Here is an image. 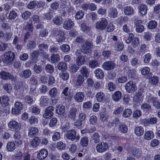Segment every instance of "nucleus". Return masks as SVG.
Returning a JSON list of instances; mask_svg holds the SVG:
<instances>
[{
	"instance_id": "nucleus-5",
	"label": "nucleus",
	"mask_w": 160,
	"mask_h": 160,
	"mask_svg": "<svg viewBox=\"0 0 160 160\" xmlns=\"http://www.w3.org/2000/svg\"><path fill=\"white\" fill-rule=\"evenodd\" d=\"M55 34L56 35V40L58 42H64L65 39L64 32L59 29H56L54 30Z\"/></svg>"
},
{
	"instance_id": "nucleus-32",
	"label": "nucleus",
	"mask_w": 160,
	"mask_h": 160,
	"mask_svg": "<svg viewBox=\"0 0 160 160\" xmlns=\"http://www.w3.org/2000/svg\"><path fill=\"white\" fill-rule=\"evenodd\" d=\"M154 133L152 131H148L145 133L144 138V139L147 140H150L154 138Z\"/></svg>"
},
{
	"instance_id": "nucleus-17",
	"label": "nucleus",
	"mask_w": 160,
	"mask_h": 160,
	"mask_svg": "<svg viewBox=\"0 0 160 160\" xmlns=\"http://www.w3.org/2000/svg\"><path fill=\"white\" fill-rule=\"evenodd\" d=\"M49 103V99L46 96H42L40 100V105L42 107L47 106Z\"/></svg>"
},
{
	"instance_id": "nucleus-36",
	"label": "nucleus",
	"mask_w": 160,
	"mask_h": 160,
	"mask_svg": "<svg viewBox=\"0 0 160 160\" xmlns=\"http://www.w3.org/2000/svg\"><path fill=\"white\" fill-rule=\"evenodd\" d=\"M50 58V61L51 63H54L59 60L60 56L58 54H52Z\"/></svg>"
},
{
	"instance_id": "nucleus-6",
	"label": "nucleus",
	"mask_w": 160,
	"mask_h": 160,
	"mask_svg": "<svg viewBox=\"0 0 160 160\" xmlns=\"http://www.w3.org/2000/svg\"><path fill=\"white\" fill-rule=\"evenodd\" d=\"M0 76L3 80H7L9 79L12 80H16V79L13 75L8 72L2 71L0 72Z\"/></svg>"
},
{
	"instance_id": "nucleus-46",
	"label": "nucleus",
	"mask_w": 160,
	"mask_h": 160,
	"mask_svg": "<svg viewBox=\"0 0 160 160\" xmlns=\"http://www.w3.org/2000/svg\"><path fill=\"white\" fill-rule=\"evenodd\" d=\"M157 22L155 21L152 20L148 22V27L151 29H154L157 26Z\"/></svg>"
},
{
	"instance_id": "nucleus-18",
	"label": "nucleus",
	"mask_w": 160,
	"mask_h": 160,
	"mask_svg": "<svg viewBox=\"0 0 160 160\" xmlns=\"http://www.w3.org/2000/svg\"><path fill=\"white\" fill-rule=\"evenodd\" d=\"M48 154V151L46 149H42L39 152L38 158L40 160L44 159L47 157Z\"/></svg>"
},
{
	"instance_id": "nucleus-21",
	"label": "nucleus",
	"mask_w": 160,
	"mask_h": 160,
	"mask_svg": "<svg viewBox=\"0 0 160 160\" xmlns=\"http://www.w3.org/2000/svg\"><path fill=\"white\" fill-rule=\"evenodd\" d=\"M8 127L11 129L16 130L19 128V125L18 122L15 121H10L8 123Z\"/></svg>"
},
{
	"instance_id": "nucleus-25",
	"label": "nucleus",
	"mask_w": 160,
	"mask_h": 160,
	"mask_svg": "<svg viewBox=\"0 0 160 160\" xmlns=\"http://www.w3.org/2000/svg\"><path fill=\"white\" fill-rule=\"evenodd\" d=\"M56 111L57 113L60 115H62L65 112V107L62 104H59L57 106Z\"/></svg>"
},
{
	"instance_id": "nucleus-43",
	"label": "nucleus",
	"mask_w": 160,
	"mask_h": 160,
	"mask_svg": "<svg viewBox=\"0 0 160 160\" xmlns=\"http://www.w3.org/2000/svg\"><path fill=\"white\" fill-rule=\"evenodd\" d=\"M58 68L61 71H64L67 68V64L64 62H61L58 63L57 66Z\"/></svg>"
},
{
	"instance_id": "nucleus-24",
	"label": "nucleus",
	"mask_w": 160,
	"mask_h": 160,
	"mask_svg": "<svg viewBox=\"0 0 160 160\" xmlns=\"http://www.w3.org/2000/svg\"><path fill=\"white\" fill-rule=\"evenodd\" d=\"M125 69L126 70L129 78H132L135 77L136 72L135 70H130L128 67H125Z\"/></svg>"
},
{
	"instance_id": "nucleus-29",
	"label": "nucleus",
	"mask_w": 160,
	"mask_h": 160,
	"mask_svg": "<svg viewBox=\"0 0 160 160\" xmlns=\"http://www.w3.org/2000/svg\"><path fill=\"white\" fill-rule=\"evenodd\" d=\"M95 76L98 79H102L104 77V73L103 71L100 69L98 68L94 71Z\"/></svg>"
},
{
	"instance_id": "nucleus-31",
	"label": "nucleus",
	"mask_w": 160,
	"mask_h": 160,
	"mask_svg": "<svg viewBox=\"0 0 160 160\" xmlns=\"http://www.w3.org/2000/svg\"><path fill=\"white\" fill-rule=\"evenodd\" d=\"M128 129V126L124 124L121 123L119 125L118 130L121 133H126L127 132Z\"/></svg>"
},
{
	"instance_id": "nucleus-44",
	"label": "nucleus",
	"mask_w": 160,
	"mask_h": 160,
	"mask_svg": "<svg viewBox=\"0 0 160 160\" xmlns=\"http://www.w3.org/2000/svg\"><path fill=\"white\" fill-rule=\"evenodd\" d=\"M115 48L117 51H121L123 49L124 45L122 43L118 42L115 43Z\"/></svg>"
},
{
	"instance_id": "nucleus-23",
	"label": "nucleus",
	"mask_w": 160,
	"mask_h": 160,
	"mask_svg": "<svg viewBox=\"0 0 160 160\" xmlns=\"http://www.w3.org/2000/svg\"><path fill=\"white\" fill-rule=\"evenodd\" d=\"M40 138L37 137H35L30 142V145L33 148L37 147L40 142Z\"/></svg>"
},
{
	"instance_id": "nucleus-64",
	"label": "nucleus",
	"mask_w": 160,
	"mask_h": 160,
	"mask_svg": "<svg viewBox=\"0 0 160 160\" xmlns=\"http://www.w3.org/2000/svg\"><path fill=\"white\" fill-rule=\"evenodd\" d=\"M3 88L6 90L7 92H10L12 89L11 85L9 84L5 83L3 86Z\"/></svg>"
},
{
	"instance_id": "nucleus-50",
	"label": "nucleus",
	"mask_w": 160,
	"mask_h": 160,
	"mask_svg": "<svg viewBox=\"0 0 160 160\" xmlns=\"http://www.w3.org/2000/svg\"><path fill=\"white\" fill-rule=\"evenodd\" d=\"M147 45L145 44L142 45L140 47L138 53L139 55L143 54L147 50Z\"/></svg>"
},
{
	"instance_id": "nucleus-59",
	"label": "nucleus",
	"mask_w": 160,
	"mask_h": 160,
	"mask_svg": "<svg viewBox=\"0 0 160 160\" xmlns=\"http://www.w3.org/2000/svg\"><path fill=\"white\" fill-rule=\"evenodd\" d=\"M81 27L82 31L85 33H88L90 30V28L84 23H82Z\"/></svg>"
},
{
	"instance_id": "nucleus-33",
	"label": "nucleus",
	"mask_w": 160,
	"mask_h": 160,
	"mask_svg": "<svg viewBox=\"0 0 160 160\" xmlns=\"http://www.w3.org/2000/svg\"><path fill=\"white\" fill-rule=\"evenodd\" d=\"M91 140L94 143H97L100 141V136L97 133H95L91 137Z\"/></svg>"
},
{
	"instance_id": "nucleus-22",
	"label": "nucleus",
	"mask_w": 160,
	"mask_h": 160,
	"mask_svg": "<svg viewBox=\"0 0 160 160\" xmlns=\"http://www.w3.org/2000/svg\"><path fill=\"white\" fill-rule=\"evenodd\" d=\"M84 81L83 77L81 75H78L77 76L75 81V84L77 86H80L82 85Z\"/></svg>"
},
{
	"instance_id": "nucleus-61",
	"label": "nucleus",
	"mask_w": 160,
	"mask_h": 160,
	"mask_svg": "<svg viewBox=\"0 0 160 160\" xmlns=\"http://www.w3.org/2000/svg\"><path fill=\"white\" fill-rule=\"evenodd\" d=\"M136 30L137 32L141 33L144 31V27L143 25L138 24V23H136Z\"/></svg>"
},
{
	"instance_id": "nucleus-15",
	"label": "nucleus",
	"mask_w": 160,
	"mask_h": 160,
	"mask_svg": "<svg viewBox=\"0 0 160 160\" xmlns=\"http://www.w3.org/2000/svg\"><path fill=\"white\" fill-rule=\"evenodd\" d=\"M124 14L126 16H131L133 15L134 12V8L130 6L125 7L123 9Z\"/></svg>"
},
{
	"instance_id": "nucleus-57",
	"label": "nucleus",
	"mask_w": 160,
	"mask_h": 160,
	"mask_svg": "<svg viewBox=\"0 0 160 160\" xmlns=\"http://www.w3.org/2000/svg\"><path fill=\"white\" fill-rule=\"evenodd\" d=\"M139 43V39L138 38L135 37L133 38V39L132 41L131 45L133 47L136 48L138 46Z\"/></svg>"
},
{
	"instance_id": "nucleus-63",
	"label": "nucleus",
	"mask_w": 160,
	"mask_h": 160,
	"mask_svg": "<svg viewBox=\"0 0 160 160\" xmlns=\"http://www.w3.org/2000/svg\"><path fill=\"white\" fill-rule=\"evenodd\" d=\"M144 62L147 63H149L151 58V55L150 53H148L145 54L143 57Z\"/></svg>"
},
{
	"instance_id": "nucleus-51",
	"label": "nucleus",
	"mask_w": 160,
	"mask_h": 160,
	"mask_svg": "<svg viewBox=\"0 0 160 160\" xmlns=\"http://www.w3.org/2000/svg\"><path fill=\"white\" fill-rule=\"evenodd\" d=\"M58 91L57 88H52L49 92V95L51 97L55 98L57 94Z\"/></svg>"
},
{
	"instance_id": "nucleus-48",
	"label": "nucleus",
	"mask_w": 160,
	"mask_h": 160,
	"mask_svg": "<svg viewBox=\"0 0 160 160\" xmlns=\"http://www.w3.org/2000/svg\"><path fill=\"white\" fill-rule=\"evenodd\" d=\"M156 98L153 97L151 94L148 93L147 94L146 100L148 103H153L154 101L156 100Z\"/></svg>"
},
{
	"instance_id": "nucleus-3",
	"label": "nucleus",
	"mask_w": 160,
	"mask_h": 160,
	"mask_svg": "<svg viewBox=\"0 0 160 160\" xmlns=\"http://www.w3.org/2000/svg\"><path fill=\"white\" fill-rule=\"evenodd\" d=\"M108 22L107 20L105 18H102L100 20L96 22L95 26L96 29L100 30H103L107 26Z\"/></svg>"
},
{
	"instance_id": "nucleus-34",
	"label": "nucleus",
	"mask_w": 160,
	"mask_h": 160,
	"mask_svg": "<svg viewBox=\"0 0 160 160\" xmlns=\"http://www.w3.org/2000/svg\"><path fill=\"white\" fill-rule=\"evenodd\" d=\"M148 8L146 5L144 4L141 5L139 7V12L142 16L146 15L147 13Z\"/></svg>"
},
{
	"instance_id": "nucleus-16",
	"label": "nucleus",
	"mask_w": 160,
	"mask_h": 160,
	"mask_svg": "<svg viewBox=\"0 0 160 160\" xmlns=\"http://www.w3.org/2000/svg\"><path fill=\"white\" fill-rule=\"evenodd\" d=\"M31 71L29 69H26L22 71L19 73L20 77L25 79L29 78L31 75Z\"/></svg>"
},
{
	"instance_id": "nucleus-7",
	"label": "nucleus",
	"mask_w": 160,
	"mask_h": 160,
	"mask_svg": "<svg viewBox=\"0 0 160 160\" xmlns=\"http://www.w3.org/2000/svg\"><path fill=\"white\" fill-rule=\"evenodd\" d=\"M76 135L77 132L74 129L68 131L65 134L66 138L72 141H73L76 139Z\"/></svg>"
},
{
	"instance_id": "nucleus-39",
	"label": "nucleus",
	"mask_w": 160,
	"mask_h": 160,
	"mask_svg": "<svg viewBox=\"0 0 160 160\" xmlns=\"http://www.w3.org/2000/svg\"><path fill=\"white\" fill-rule=\"evenodd\" d=\"M89 140L88 138L87 137H83L81 138L80 143L83 146L86 147L88 144Z\"/></svg>"
},
{
	"instance_id": "nucleus-8",
	"label": "nucleus",
	"mask_w": 160,
	"mask_h": 160,
	"mask_svg": "<svg viewBox=\"0 0 160 160\" xmlns=\"http://www.w3.org/2000/svg\"><path fill=\"white\" fill-rule=\"evenodd\" d=\"M92 47V42L87 41L82 46L83 52L85 53H89L91 52V48Z\"/></svg>"
},
{
	"instance_id": "nucleus-55",
	"label": "nucleus",
	"mask_w": 160,
	"mask_h": 160,
	"mask_svg": "<svg viewBox=\"0 0 160 160\" xmlns=\"http://www.w3.org/2000/svg\"><path fill=\"white\" fill-rule=\"evenodd\" d=\"M143 99L142 93L141 92H139L137 93L133 98V100L136 102H139L141 101Z\"/></svg>"
},
{
	"instance_id": "nucleus-14",
	"label": "nucleus",
	"mask_w": 160,
	"mask_h": 160,
	"mask_svg": "<svg viewBox=\"0 0 160 160\" xmlns=\"http://www.w3.org/2000/svg\"><path fill=\"white\" fill-rule=\"evenodd\" d=\"M74 23L70 19L65 20L63 24V28L66 30L71 29L73 26Z\"/></svg>"
},
{
	"instance_id": "nucleus-1",
	"label": "nucleus",
	"mask_w": 160,
	"mask_h": 160,
	"mask_svg": "<svg viewBox=\"0 0 160 160\" xmlns=\"http://www.w3.org/2000/svg\"><path fill=\"white\" fill-rule=\"evenodd\" d=\"M14 58V53L11 51L5 52L1 56V58L3 62L8 64H10L12 63Z\"/></svg>"
},
{
	"instance_id": "nucleus-30",
	"label": "nucleus",
	"mask_w": 160,
	"mask_h": 160,
	"mask_svg": "<svg viewBox=\"0 0 160 160\" xmlns=\"http://www.w3.org/2000/svg\"><path fill=\"white\" fill-rule=\"evenodd\" d=\"M158 77L153 76L149 78L148 82L150 84L154 86L158 83Z\"/></svg>"
},
{
	"instance_id": "nucleus-60",
	"label": "nucleus",
	"mask_w": 160,
	"mask_h": 160,
	"mask_svg": "<svg viewBox=\"0 0 160 160\" xmlns=\"http://www.w3.org/2000/svg\"><path fill=\"white\" fill-rule=\"evenodd\" d=\"M97 122V117L95 115H92L90 117L89 119V123L91 124L95 125Z\"/></svg>"
},
{
	"instance_id": "nucleus-58",
	"label": "nucleus",
	"mask_w": 160,
	"mask_h": 160,
	"mask_svg": "<svg viewBox=\"0 0 160 160\" xmlns=\"http://www.w3.org/2000/svg\"><path fill=\"white\" fill-rule=\"evenodd\" d=\"M28 121L31 124H35L38 123V119L34 116H32L29 118Z\"/></svg>"
},
{
	"instance_id": "nucleus-52",
	"label": "nucleus",
	"mask_w": 160,
	"mask_h": 160,
	"mask_svg": "<svg viewBox=\"0 0 160 160\" xmlns=\"http://www.w3.org/2000/svg\"><path fill=\"white\" fill-rule=\"evenodd\" d=\"M96 97L98 101L99 102L103 101L105 99L104 95L101 92L98 93Z\"/></svg>"
},
{
	"instance_id": "nucleus-49",
	"label": "nucleus",
	"mask_w": 160,
	"mask_h": 160,
	"mask_svg": "<svg viewBox=\"0 0 160 160\" xmlns=\"http://www.w3.org/2000/svg\"><path fill=\"white\" fill-rule=\"evenodd\" d=\"M46 72L49 73H52L54 71V69L53 66L51 64H47L45 67Z\"/></svg>"
},
{
	"instance_id": "nucleus-13",
	"label": "nucleus",
	"mask_w": 160,
	"mask_h": 160,
	"mask_svg": "<svg viewBox=\"0 0 160 160\" xmlns=\"http://www.w3.org/2000/svg\"><path fill=\"white\" fill-rule=\"evenodd\" d=\"M115 66V64L113 61H108L104 62L103 65L102 67L105 69L107 70L113 69Z\"/></svg>"
},
{
	"instance_id": "nucleus-11",
	"label": "nucleus",
	"mask_w": 160,
	"mask_h": 160,
	"mask_svg": "<svg viewBox=\"0 0 160 160\" xmlns=\"http://www.w3.org/2000/svg\"><path fill=\"white\" fill-rule=\"evenodd\" d=\"M28 136L30 138H32L37 136L38 133V129L35 127L32 126L28 128Z\"/></svg>"
},
{
	"instance_id": "nucleus-12",
	"label": "nucleus",
	"mask_w": 160,
	"mask_h": 160,
	"mask_svg": "<svg viewBox=\"0 0 160 160\" xmlns=\"http://www.w3.org/2000/svg\"><path fill=\"white\" fill-rule=\"evenodd\" d=\"M108 16L110 18H115L117 17L118 12L115 8H110L108 10Z\"/></svg>"
},
{
	"instance_id": "nucleus-28",
	"label": "nucleus",
	"mask_w": 160,
	"mask_h": 160,
	"mask_svg": "<svg viewBox=\"0 0 160 160\" xmlns=\"http://www.w3.org/2000/svg\"><path fill=\"white\" fill-rule=\"evenodd\" d=\"M122 96V93L119 91L114 92L112 95V98L115 101L117 102L121 99Z\"/></svg>"
},
{
	"instance_id": "nucleus-37",
	"label": "nucleus",
	"mask_w": 160,
	"mask_h": 160,
	"mask_svg": "<svg viewBox=\"0 0 160 160\" xmlns=\"http://www.w3.org/2000/svg\"><path fill=\"white\" fill-rule=\"evenodd\" d=\"M31 112L35 115H38L40 113V109L38 106H32L30 108Z\"/></svg>"
},
{
	"instance_id": "nucleus-41",
	"label": "nucleus",
	"mask_w": 160,
	"mask_h": 160,
	"mask_svg": "<svg viewBox=\"0 0 160 160\" xmlns=\"http://www.w3.org/2000/svg\"><path fill=\"white\" fill-rule=\"evenodd\" d=\"M100 119L102 122H105L107 120L108 117L106 111L101 112L100 114Z\"/></svg>"
},
{
	"instance_id": "nucleus-2",
	"label": "nucleus",
	"mask_w": 160,
	"mask_h": 160,
	"mask_svg": "<svg viewBox=\"0 0 160 160\" xmlns=\"http://www.w3.org/2000/svg\"><path fill=\"white\" fill-rule=\"evenodd\" d=\"M125 88L128 93H132L137 90V87L134 82L131 81L128 82L125 84Z\"/></svg>"
},
{
	"instance_id": "nucleus-27",
	"label": "nucleus",
	"mask_w": 160,
	"mask_h": 160,
	"mask_svg": "<svg viewBox=\"0 0 160 160\" xmlns=\"http://www.w3.org/2000/svg\"><path fill=\"white\" fill-rule=\"evenodd\" d=\"M78 112V109L74 108L70 109L69 112V116L70 118L73 119L76 117Z\"/></svg>"
},
{
	"instance_id": "nucleus-35",
	"label": "nucleus",
	"mask_w": 160,
	"mask_h": 160,
	"mask_svg": "<svg viewBox=\"0 0 160 160\" xmlns=\"http://www.w3.org/2000/svg\"><path fill=\"white\" fill-rule=\"evenodd\" d=\"M9 98L7 96H3L1 97V104L2 106L5 107L7 106L9 104Z\"/></svg>"
},
{
	"instance_id": "nucleus-53",
	"label": "nucleus",
	"mask_w": 160,
	"mask_h": 160,
	"mask_svg": "<svg viewBox=\"0 0 160 160\" xmlns=\"http://www.w3.org/2000/svg\"><path fill=\"white\" fill-rule=\"evenodd\" d=\"M79 66H77L75 64H71L69 66V71L72 72H76L79 69Z\"/></svg>"
},
{
	"instance_id": "nucleus-47",
	"label": "nucleus",
	"mask_w": 160,
	"mask_h": 160,
	"mask_svg": "<svg viewBox=\"0 0 160 160\" xmlns=\"http://www.w3.org/2000/svg\"><path fill=\"white\" fill-rule=\"evenodd\" d=\"M15 148V145L14 142H8L7 146V148L9 151L12 152L13 151Z\"/></svg>"
},
{
	"instance_id": "nucleus-45",
	"label": "nucleus",
	"mask_w": 160,
	"mask_h": 160,
	"mask_svg": "<svg viewBox=\"0 0 160 160\" xmlns=\"http://www.w3.org/2000/svg\"><path fill=\"white\" fill-rule=\"evenodd\" d=\"M39 51L38 50L34 51L32 53V56L33 58L32 60L34 63H36L37 62V57L39 55Z\"/></svg>"
},
{
	"instance_id": "nucleus-38",
	"label": "nucleus",
	"mask_w": 160,
	"mask_h": 160,
	"mask_svg": "<svg viewBox=\"0 0 160 160\" xmlns=\"http://www.w3.org/2000/svg\"><path fill=\"white\" fill-rule=\"evenodd\" d=\"M85 61L84 57L83 56H80L77 57L76 59V63L77 65L80 66L83 65Z\"/></svg>"
},
{
	"instance_id": "nucleus-62",
	"label": "nucleus",
	"mask_w": 160,
	"mask_h": 160,
	"mask_svg": "<svg viewBox=\"0 0 160 160\" xmlns=\"http://www.w3.org/2000/svg\"><path fill=\"white\" fill-rule=\"evenodd\" d=\"M60 48L62 52H67L70 51V48L69 46L67 44H63L60 47Z\"/></svg>"
},
{
	"instance_id": "nucleus-26",
	"label": "nucleus",
	"mask_w": 160,
	"mask_h": 160,
	"mask_svg": "<svg viewBox=\"0 0 160 160\" xmlns=\"http://www.w3.org/2000/svg\"><path fill=\"white\" fill-rule=\"evenodd\" d=\"M134 132L136 135L138 136H142L144 132V128L141 126L136 127L134 129Z\"/></svg>"
},
{
	"instance_id": "nucleus-54",
	"label": "nucleus",
	"mask_w": 160,
	"mask_h": 160,
	"mask_svg": "<svg viewBox=\"0 0 160 160\" xmlns=\"http://www.w3.org/2000/svg\"><path fill=\"white\" fill-rule=\"evenodd\" d=\"M36 46L35 41H29L27 45V48L28 49H30L33 48Z\"/></svg>"
},
{
	"instance_id": "nucleus-9",
	"label": "nucleus",
	"mask_w": 160,
	"mask_h": 160,
	"mask_svg": "<svg viewBox=\"0 0 160 160\" xmlns=\"http://www.w3.org/2000/svg\"><path fill=\"white\" fill-rule=\"evenodd\" d=\"M54 110V108L52 106L47 107L45 110V113L43 114V117L46 118H51L53 114L52 112Z\"/></svg>"
},
{
	"instance_id": "nucleus-10",
	"label": "nucleus",
	"mask_w": 160,
	"mask_h": 160,
	"mask_svg": "<svg viewBox=\"0 0 160 160\" xmlns=\"http://www.w3.org/2000/svg\"><path fill=\"white\" fill-rule=\"evenodd\" d=\"M85 97V95L83 92H79L76 93L73 97V98L76 102H81L84 100Z\"/></svg>"
},
{
	"instance_id": "nucleus-40",
	"label": "nucleus",
	"mask_w": 160,
	"mask_h": 160,
	"mask_svg": "<svg viewBox=\"0 0 160 160\" xmlns=\"http://www.w3.org/2000/svg\"><path fill=\"white\" fill-rule=\"evenodd\" d=\"M99 63L96 60H92L89 61V67L91 68H95L99 66Z\"/></svg>"
},
{
	"instance_id": "nucleus-42",
	"label": "nucleus",
	"mask_w": 160,
	"mask_h": 160,
	"mask_svg": "<svg viewBox=\"0 0 160 160\" xmlns=\"http://www.w3.org/2000/svg\"><path fill=\"white\" fill-rule=\"evenodd\" d=\"M62 18L60 17L56 16L53 18L52 21L55 24L60 25L62 23Z\"/></svg>"
},
{
	"instance_id": "nucleus-20",
	"label": "nucleus",
	"mask_w": 160,
	"mask_h": 160,
	"mask_svg": "<svg viewBox=\"0 0 160 160\" xmlns=\"http://www.w3.org/2000/svg\"><path fill=\"white\" fill-rule=\"evenodd\" d=\"M80 72L81 74V76L83 78L85 77L87 78L89 75V73L88 70V68L85 66L82 67L80 70Z\"/></svg>"
},
{
	"instance_id": "nucleus-56",
	"label": "nucleus",
	"mask_w": 160,
	"mask_h": 160,
	"mask_svg": "<svg viewBox=\"0 0 160 160\" xmlns=\"http://www.w3.org/2000/svg\"><path fill=\"white\" fill-rule=\"evenodd\" d=\"M59 77L63 80H67L69 78V76L68 72H65L60 73Z\"/></svg>"
},
{
	"instance_id": "nucleus-4",
	"label": "nucleus",
	"mask_w": 160,
	"mask_h": 160,
	"mask_svg": "<svg viewBox=\"0 0 160 160\" xmlns=\"http://www.w3.org/2000/svg\"><path fill=\"white\" fill-rule=\"evenodd\" d=\"M108 144L103 142L98 143L96 147L97 151L100 153L106 152L108 149Z\"/></svg>"
},
{
	"instance_id": "nucleus-19",
	"label": "nucleus",
	"mask_w": 160,
	"mask_h": 160,
	"mask_svg": "<svg viewBox=\"0 0 160 160\" xmlns=\"http://www.w3.org/2000/svg\"><path fill=\"white\" fill-rule=\"evenodd\" d=\"M157 122V118L153 117L148 119H144L143 120L144 126H147L148 124H154Z\"/></svg>"
}]
</instances>
